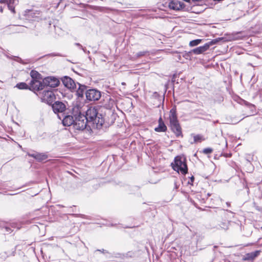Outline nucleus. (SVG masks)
<instances>
[{
	"mask_svg": "<svg viewBox=\"0 0 262 262\" xmlns=\"http://www.w3.org/2000/svg\"><path fill=\"white\" fill-rule=\"evenodd\" d=\"M229 223L227 222H222L220 225V228L227 230L228 228Z\"/></svg>",
	"mask_w": 262,
	"mask_h": 262,
	"instance_id": "5701e85b",
	"label": "nucleus"
},
{
	"mask_svg": "<svg viewBox=\"0 0 262 262\" xmlns=\"http://www.w3.org/2000/svg\"><path fill=\"white\" fill-rule=\"evenodd\" d=\"M88 121L84 114L79 113L78 115H74L73 127L77 130H83L86 126Z\"/></svg>",
	"mask_w": 262,
	"mask_h": 262,
	"instance_id": "20e7f679",
	"label": "nucleus"
},
{
	"mask_svg": "<svg viewBox=\"0 0 262 262\" xmlns=\"http://www.w3.org/2000/svg\"><path fill=\"white\" fill-rule=\"evenodd\" d=\"M217 41H218L217 39L212 40L206 43L204 46L199 47L192 50L191 51L189 52V54L194 53V54L196 55L202 54L205 51H206L207 50H208V49L211 46L216 43ZM188 54V53H186L185 55H183V56L186 57V55Z\"/></svg>",
	"mask_w": 262,
	"mask_h": 262,
	"instance_id": "39448f33",
	"label": "nucleus"
},
{
	"mask_svg": "<svg viewBox=\"0 0 262 262\" xmlns=\"http://www.w3.org/2000/svg\"><path fill=\"white\" fill-rule=\"evenodd\" d=\"M246 160L248 162L250 163L253 160V156H251L250 155H247Z\"/></svg>",
	"mask_w": 262,
	"mask_h": 262,
	"instance_id": "bb28decb",
	"label": "nucleus"
},
{
	"mask_svg": "<svg viewBox=\"0 0 262 262\" xmlns=\"http://www.w3.org/2000/svg\"><path fill=\"white\" fill-rule=\"evenodd\" d=\"M30 89L33 91H39L42 90L46 86L44 84L43 79L41 81V80L37 81H31Z\"/></svg>",
	"mask_w": 262,
	"mask_h": 262,
	"instance_id": "9b49d317",
	"label": "nucleus"
},
{
	"mask_svg": "<svg viewBox=\"0 0 262 262\" xmlns=\"http://www.w3.org/2000/svg\"><path fill=\"white\" fill-rule=\"evenodd\" d=\"M79 85V88L76 92V94L78 97H83L84 94H85V92L86 90V86L84 85H82L80 84L79 83H77Z\"/></svg>",
	"mask_w": 262,
	"mask_h": 262,
	"instance_id": "a211bd4d",
	"label": "nucleus"
},
{
	"mask_svg": "<svg viewBox=\"0 0 262 262\" xmlns=\"http://www.w3.org/2000/svg\"><path fill=\"white\" fill-rule=\"evenodd\" d=\"M101 96V92L96 89H89L85 92L86 99L90 101H97Z\"/></svg>",
	"mask_w": 262,
	"mask_h": 262,
	"instance_id": "423d86ee",
	"label": "nucleus"
},
{
	"mask_svg": "<svg viewBox=\"0 0 262 262\" xmlns=\"http://www.w3.org/2000/svg\"><path fill=\"white\" fill-rule=\"evenodd\" d=\"M122 85H125V82H122Z\"/></svg>",
	"mask_w": 262,
	"mask_h": 262,
	"instance_id": "e433bc0d",
	"label": "nucleus"
},
{
	"mask_svg": "<svg viewBox=\"0 0 262 262\" xmlns=\"http://www.w3.org/2000/svg\"><path fill=\"white\" fill-rule=\"evenodd\" d=\"M213 149L210 147L204 148L203 150V152L205 154H209L211 153Z\"/></svg>",
	"mask_w": 262,
	"mask_h": 262,
	"instance_id": "b1692460",
	"label": "nucleus"
},
{
	"mask_svg": "<svg viewBox=\"0 0 262 262\" xmlns=\"http://www.w3.org/2000/svg\"><path fill=\"white\" fill-rule=\"evenodd\" d=\"M40 11L38 10H30L25 11V15L27 19L29 20H38L39 17Z\"/></svg>",
	"mask_w": 262,
	"mask_h": 262,
	"instance_id": "ddd939ff",
	"label": "nucleus"
},
{
	"mask_svg": "<svg viewBox=\"0 0 262 262\" xmlns=\"http://www.w3.org/2000/svg\"><path fill=\"white\" fill-rule=\"evenodd\" d=\"M193 143L201 142L205 140V138L201 135H196L193 136Z\"/></svg>",
	"mask_w": 262,
	"mask_h": 262,
	"instance_id": "aec40b11",
	"label": "nucleus"
},
{
	"mask_svg": "<svg viewBox=\"0 0 262 262\" xmlns=\"http://www.w3.org/2000/svg\"><path fill=\"white\" fill-rule=\"evenodd\" d=\"M201 42L202 39H197L190 41L189 45L190 47H194L200 44Z\"/></svg>",
	"mask_w": 262,
	"mask_h": 262,
	"instance_id": "412c9836",
	"label": "nucleus"
},
{
	"mask_svg": "<svg viewBox=\"0 0 262 262\" xmlns=\"http://www.w3.org/2000/svg\"><path fill=\"white\" fill-rule=\"evenodd\" d=\"M226 205L228 207H230V203L229 202H227L226 203Z\"/></svg>",
	"mask_w": 262,
	"mask_h": 262,
	"instance_id": "f704fd0d",
	"label": "nucleus"
},
{
	"mask_svg": "<svg viewBox=\"0 0 262 262\" xmlns=\"http://www.w3.org/2000/svg\"><path fill=\"white\" fill-rule=\"evenodd\" d=\"M52 108L55 114H64L66 110V106L61 101H57L52 104Z\"/></svg>",
	"mask_w": 262,
	"mask_h": 262,
	"instance_id": "1a4fd4ad",
	"label": "nucleus"
},
{
	"mask_svg": "<svg viewBox=\"0 0 262 262\" xmlns=\"http://www.w3.org/2000/svg\"><path fill=\"white\" fill-rule=\"evenodd\" d=\"M4 228L7 232L10 233L12 231L11 228L7 226H5Z\"/></svg>",
	"mask_w": 262,
	"mask_h": 262,
	"instance_id": "cd10ccee",
	"label": "nucleus"
},
{
	"mask_svg": "<svg viewBox=\"0 0 262 262\" xmlns=\"http://www.w3.org/2000/svg\"><path fill=\"white\" fill-rule=\"evenodd\" d=\"M260 94L262 95V90L260 91Z\"/></svg>",
	"mask_w": 262,
	"mask_h": 262,
	"instance_id": "4c0bfd02",
	"label": "nucleus"
},
{
	"mask_svg": "<svg viewBox=\"0 0 262 262\" xmlns=\"http://www.w3.org/2000/svg\"><path fill=\"white\" fill-rule=\"evenodd\" d=\"M194 177H193V176H192V177L190 178L191 182H188V183H189V184H191V183H192V182H193V181H194Z\"/></svg>",
	"mask_w": 262,
	"mask_h": 262,
	"instance_id": "7c9ffc66",
	"label": "nucleus"
},
{
	"mask_svg": "<svg viewBox=\"0 0 262 262\" xmlns=\"http://www.w3.org/2000/svg\"><path fill=\"white\" fill-rule=\"evenodd\" d=\"M89 123H92L93 127L100 129L104 122L102 114H99L97 108L91 107L85 112L84 115Z\"/></svg>",
	"mask_w": 262,
	"mask_h": 262,
	"instance_id": "f257e3e1",
	"label": "nucleus"
},
{
	"mask_svg": "<svg viewBox=\"0 0 262 262\" xmlns=\"http://www.w3.org/2000/svg\"><path fill=\"white\" fill-rule=\"evenodd\" d=\"M175 166L173 169L185 174L187 172L188 168L185 158L177 156L174 159Z\"/></svg>",
	"mask_w": 262,
	"mask_h": 262,
	"instance_id": "7ed1b4c3",
	"label": "nucleus"
},
{
	"mask_svg": "<svg viewBox=\"0 0 262 262\" xmlns=\"http://www.w3.org/2000/svg\"><path fill=\"white\" fill-rule=\"evenodd\" d=\"M30 76L32 78L31 81H37L42 79L41 74L35 70H32L31 71Z\"/></svg>",
	"mask_w": 262,
	"mask_h": 262,
	"instance_id": "6ab92c4d",
	"label": "nucleus"
},
{
	"mask_svg": "<svg viewBox=\"0 0 262 262\" xmlns=\"http://www.w3.org/2000/svg\"><path fill=\"white\" fill-rule=\"evenodd\" d=\"M148 52L147 51H140V52H138L137 54H136V56L137 57H142V56H144Z\"/></svg>",
	"mask_w": 262,
	"mask_h": 262,
	"instance_id": "393cba45",
	"label": "nucleus"
},
{
	"mask_svg": "<svg viewBox=\"0 0 262 262\" xmlns=\"http://www.w3.org/2000/svg\"><path fill=\"white\" fill-rule=\"evenodd\" d=\"M61 81L65 87L69 89L74 90L76 88V84L74 81L69 76H64Z\"/></svg>",
	"mask_w": 262,
	"mask_h": 262,
	"instance_id": "f8f14e48",
	"label": "nucleus"
},
{
	"mask_svg": "<svg viewBox=\"0 0 262 262\" xmlns=\"http://www.w3.org/2000/svg\"><path fill=\"white\" fill-rule=\"evenodd\" d=\"M39 97L41 101L49 104L52 103L55 98V95L53 92L49 90H45L42 93H39Z\"/></svg>",
	"mask_w": 262,
	"mask_h": 262,
	"instance_id": "0eeeda50",
	"label": "nucleus"
},
{
	"mask_svg": "<svg viewBox=\"0 0 262 262\" xmlns=\"http://www.w3.org/2000/svg\"><path fill=\"white\" fill-rule=\"evenodd\" d=\"M260 253V250H256L254 252L247 253L243 256L242 259L245 261H253L256 257L259 255Z\"/></svg>",
	"mask_w": 262,
	"mask_h": 262,
	"instance_id": "4468645a",
	"label": "nucleus"
},
{
	"mask_svg": "<svg viewBox=\"0 0 262 262\" xmlns=\"http://www.w3.org/2000/svg\"><path fill=\"white\" fill-rule=\"evenodd\" d=\"M81 49H82L84 52L85 53H90V52L89 51H86V49L85 48H83V47H82V48H81Z\"/></svg>",
	"mask_w": 262,
	"mask_h": 262,
	"instance_id": "c756f323",
	"label": "nucleus"
},
{
	"mask_svg": "<svg viewBox=\"0 0 262 262\" xmlns=\"http://www.w3.org/2000/svg\"><path fill=\"white\" fill-rule=\"evenodd\" d=\"M59 119L62 120V124L64 126H69L74 125V118L70 115H66L65 113L61 115H58Z\"/></svg>",
	"mask_w": 262,
	"mask_h": 262,
	"instance_id": "6e6552de",
	"label": "nucleus"
},
{
	"mask_svg": "<svg viewBox=\"0 0 262 262\" xmlns=\"http://www.w3.org/2000/svg\"><path fill=\"white\" fill-rule=\"evenodd\" d=\"M75 45L78 47H79L80 49L82 48V46L79 43H75Z\"/></svg>",
	"mask_w": 262,
	"mask_h": 262,
	"instance_id": "473e14b6",
	"label": "nucleus"
},
{
	"mask_svg": "<svg viewBox=\"0 0 262 262\" xmlns=\"http://www.w3.org/2000/svg\"><path fill=\"white\" fill-rule=\"evenodd\" d=\"M7 6L8 7V9L12 12L13 13H15V8L13 5H11L10 4H7Z\"/></svg>",
	"mask_w": 262,
	"mask_h": 262,
	"instance_id": "a878e982",
	"label": "nucleus"
},
{
	"mask_svg": "<svg viewBox=\"0 0 262 262\" xmlns=\"http://www.w3.org/2000/svg\"><path fill=\"white\" fill-rule=\"evenodd\" d=\"M16 87L21 90L27 89L28 88V85L25 82H20L17 83L16 85Z\"/></svg>",
	"mask_w": 262,
	"mask_h": 262,
	"instance_id": "4be33fe9",
	"label": "nucleus"
},
{
	"mask_svg": "<svg viewBox=\"0 0 262 262\" xmlns=\"http://www.w3.org/2000/svg\"><path fill=\"white\" fill-rule=\"evenodd\" d=\"M168 6L170 9L178 11L182 9L184 7V4L183 3L177 1H172L169 3Z\"/></svg>",
	"mask_w": 262,
	"mask_h": 262,
	"instance_id": "2eb2a0df",
	"label": "nucleus"
},
{
	"mask_svg": "<svg viewBox=\"0 0 262 262\" xmlns=\"http://www.w3.org/2000/svg\"><path fill=\"white\" fill-rule=\"evenodd\" d=\"M104 250L103 249V250H102V252H104Z\"/></svg>",
	"mask_w": 262,
	"mask_h": 262,
	"instance_id": "58836bf2",
	"label": "nucleus"
},
{
	"mask_svg": "<svg viewBox=\"0 0 262 262\" xmlns=\"http://www.w3.org/2000/svg\"><path fill=\"white\" fill-rule=\"evenodd\" d=\"M0 12L2 13L3 12V9L2 6L0 7Z\"/></svg>",
	"mask_w": 262,
	"mask_h": 262,
	"instance_id": "72a5a7b5",
	"label": "nucleus"
},
{
	"mask_svg": "<svg viewBox=\"0 0 262 262\" xmlns=\"http://www.w3.org/2000/svg\"><path fill=\"white\" fill-rule=\"evenodd\" d=\"M225 156L226 157H230V156H231V154H226Z\"/></svg>",
	"mask_w": 262,
	"mask_h": 262,
	"instance_id": "c9c22d12",
	"label": "nucleus"
},
{
	"mask_svg": "<svg viewBox=\"0 0 262 262\" xmlns=\"http://www.w3.org/2000/svg\"><path fill=\"white\" fill-rule=\"evenodd\" d=\"M15 0H8L7 4H10L11 5H14Z\"/></svg>",
	"mask_w": 262,
	"mask_h": 262,
	"instance_id": "c85d7f7f",
	"label": "nucleus"
},
{
	"mask_svg": "<svg viewBox=\"0 0 262 262\" xmlns=\"http://www.w3.org/2000/svg\"><path fill=\"white\" fill-rule=\"evenodd\" d=\"M38 162H41L48 159V156L43 153H37L29 155Z\"/></svg>",
	"mask_w": 262,
	"mask_h": 262,
	"instance_id": "dca6fc26",
	"label": "nucleus"
},
{
	"mask_svg": "<svg viewBox=\"0 0 262 262\" xmlns=\"http://www.w3.org/2000/svg\"><path fill=\"white\" fill-rule=\"evenodd\" d=\"M43 81L46 86H49L50 88L57 87L60 83L58 79L52 76L45 78Z\"/></svg>",
	"mask_w": 262,
	"mask_h": 262,
	"instance_id": "9d476101",
	"label": "nucleus"
},
{
	"mask_svg": "<svg viewBox=\"0 0 262 262\" xmlns=\"http://www.w3.org/2000/svg\"><path fill=\"white\" fill-rule=\"evenodd\" d=\"M8 0H0V3H7V4Z\"/></svg>",
	"mask_w": 262,
	"mask_h": 262,
	"instance_id": "2f4dec72",
	"label": "nucleus"
},
{
	"mask_svg": "<svg viewBox=\"0 0 262 262\" xmlns=\"http://www.w3.org/2000/svg\"><path fill=\"white\" fill-rule=\"evenodd\" d=\"M169 121L171 129L176 136L177 137H182V128L177 119L175 108H172L170 111Z\"/></svg>",
	"mask_w": 262,
	"mask_h": 262,
	"instance_id": "f03ea898",
	"label": "nucleus"
},
{
	"mask_svg": "<svg viewBox=\"0 0 262 262\" xmlns=\"http://www.w3.org/2000/svg\"><path fill=\"white\" fill-rule=\"evenodd\" d=\"M104 250L103 249V250H102V252H104Z\"/></svg>",
	"mask_w": 262,
	"mask_h": 262,
	"instance_id": "ea45409f",
	"label": "nucleus"
},
{
	"mask_svg": "<svg viewBox=\"0 0 262 262\" xmlns=\"http://www.w3.org/2000/svg\"><path fill=\"white\" fill-rule=\"evenodd\" d=\"M159 125L158 127L155 128V130L157 132H165L167 130V127L164 124L161 117H160L158 121Z\"/></svg>",
	"mask_w": 262,
	"mask_h": 262,
	"instance_id": "f3484780",
	"label": "nucleus"
}]
</instances>
